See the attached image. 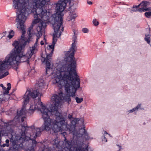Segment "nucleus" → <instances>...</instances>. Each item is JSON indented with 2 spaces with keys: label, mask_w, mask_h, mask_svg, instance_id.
Segmentation results:
<instances>
[{
  "label": "nucleus",
  "mask_w": 151,
  "mask_h": 151,
  "mask_svg": "<svg viewBox=\"0 0 151 151\" xmlns=\"http://www.w3.org/2000/svg\"><path fill=\"white\" fill-rule=\"evenodd\" d=\"M36 86H37L38 89L27 90L23 98L24 101L22 107L20 110L19 111V110H17V115L15 117V119H20L22 116L25 114L26 112L25 107L29 102L30 96L33 99L35 98L40 94V96H41V94H40V93L39 92V90H43L45 89L46 87H47L46 83L44 82L43 80L42 79H40L38 83H36Z\"/></svg>",
  "instance_id": "nucleus-8"
},
{
  "label": "nucleus",
  "mask_w": 151,
  "mask_h": 151,
  "mask_svg": "<svg viewBox=\"0 0 151 151\" xmlns=\"http://www.w3.org/2000/svg\"><path fill=\"white\" fill-rule=\"evenodd\" d=\"M38 47L33 45L31 47H29V50L27 52L28 54H29L32 57L33 54H35L38 51Z\"/></svg>",
  "instance_id": "nucleus-16"
},
{
  "label": "nucleus",
  "mask_w": 151,
  "mask_h": 151,
  "mask_svg": "<svg viewBox=\"0 0 151 151\" xmlns=\"http://www.w3.org/2000/svg\"><path fill=\"white\" fill-rule=\"evenodd\" d=\"M29 0H14L13 5L15 9L19 12L17 16L16 20L18 23L17 24V28L22 32L21 37L24 38L25 37L26 32L25 30L24 23L25 22L27 16L30 13H32L33 17L35 19L32 22L33 24H35L39 22H43L45 23L46 21H49L50 13L47 11V8L45 4L42 9L43 12L42 13H34L33 11L36 12L37 7H36L33 10V5L29 4ZM38 26L37 27H38Z\"/></svg>",
  "instance_id": "nucleus-3"
},
{
  "label": "nucleus",
  "mask_w": 151,
  "mask_h": 151,
  "mask_svg": "<svg viewBox=\"0 0 151 151\" xmlns=\"http://www.w3.org/2000/svg\"><path fill=\"white\" fill-rule=\"evenodd\" d=\"M60 132H61L64 138V142L60 141L57 137L51 142L53 146L58 148L59 151H84V149L82 148V144L79 141L73 140L70 142L67 140L65 137L66 133L65 131L62 130ZM29 151H34V150L32 148ZM42 151H51V148L48 147L45 148V147Z\"/></svg>",
  "instance_id": "nucleus-7"
},
{
  "label": "nucleus",
  "mask_w": 151,
  "mask_h": 151,
  "mask_svg": "<svg viewBox=\"0 0 151 151\" xmlns=\"http://www.w3.org/2000/svg\"><path fill=\"white\" fill-rule=\"evenodd\" d=\"M6 144H9V140L8 139H6L5 141Z\"/></svg>",
  "instance_id": "nucleus-34"
},
{
  "label": "nucleus",
  "mask_w": 151,
  "mask_h": 151,
  "mask_svg": "<svg viewBox=\"0 0 151 151\" xmlns=\"http://www.w3.org/2000/svg\"><path fill=\"white\" fill-rule=\"evenodd\" d=\"M9 33H10L12 35H14V32L13 30H11V31L9 32Z\"/></svg>",
  "instance_id": "nucleus-35"
},
{
  "label": "nucleus",
  "mask_w": 151,
  "mask_h": 151,
  "mask_svg": "<svg viewBox=\"0 0 151 151\" xmlns=\"http://www.w3.org/2000/svg\"><path fill=\"white\" fill-rule=\"evenodd\" d=\"M87 3L88 4H89V5H91L92 4V2L91 1H88Z\"/></svg>",
  "instance_id": "nucleus-36"
},
{
  "label": "nucleus",
  "mask_w": 151,
  "mask_h": 151,
  "mask_svg": "<svg viewBox=\"0 0 151 151\" xmlns=\"http://www.w3.org/2000/svg\"><path fill=\"white\" fill-rule=\"evenodd\" d=\"M58 113L57 115L54 114H51V115L49 116V117L51 115H54L55 118V120H53L50 118V121L47 122V124H45V120L44 119H43L44 122L41 127L42 128V130H49L51 129L55 133L63 130L65 131H69L70 133V130L68 128H70V126L72 125L71 124L72 121L74 119H76L77 121L76 124L79 122V120L78 118H73L72 115L69 114L68 115V117L70 119V124H68L65 122V117L59 112H58Z\"/></svg>",
  "instance_id": "nucleus-6"
},
{
  "label": "nucleus",
  "mask_w": 151,
  "mask_h": 151,
  "mask_svg": "<svg viewBox=\"0 0 151 151\" xmlns=\"http://www.w3.org/2000/svg\"><path fill=\"white\" fill-rule=\"evenodd\" d=\"M116 145L118 147L119 149L117 151H120V150L122 149L121 146L119 145Z\"/></svg>",
  "instance_id": "nucleus-32"
},
{
  "label": "nucleus",
  "mask_w": 151,
  "mask_h": 151,
  "mask_svg": "<svg viewBox=\"0 0 151 151\" xmlns=\"http://www.w3.org/2000/svg\"><path fill=\"white\" fill-rule=\"evenodd\" d=\"M8 67L5 60H2L0 59V75L2 73L4 70Z\"/></svg>",
  "instance_id": "nucleus-17"
},
{
  "label": "nucleus",
  "mask_w": 151,
  "mask_h": 151,
  "mask_svg": "<svg viewBox=\"0 0 151 151\" xmlns=\"http://www.w3.org/2000/svg\"><path fill=\"white\" fill-rule=\"evenodd\" d=\"M140 104H138L136 107H134L132 109L129 110L128 111V112L129 113H132L136 110H137L140 107Z\"/></svg>",
  "instance_id": "nucleus-23"
},
{
  "label": "nucleus",
  "mask_w": 151,
  "mask_h": 151,
  "mask_svg": "<svg viewBox=\"0 0 151 151\" xmlns=\"http://www.w3.org/2000/svg\"><path fill=\"white\" fill-rule=\"evenodd\" d=\"M68 66L65 65L63 68H60V66H57L52 82L53 84L59 88L64 86L67 94L63 96V93L60 92L59 95H53L51 100L54 105L50 106L49 109L43 105L39 98L34 105H30L28 111L31 114L35 110L40 111L42 114V118L44 119L46 124L48 121H50L49 116L51 114L57 115L58 113V107L61 100H64L68 104H70L71 101L70 97H74L78 89L80 88V79L76 69L69 68Z\"/></svg>",
  "instance_id": "nucleus-1"
},
{
  "label": "nucleus",
  "mask_w": 151,
  "mask_h": 151,
  "mask_svg": "<svg viewBox=\"0 0 151 151\" xmlns=\"http://www.w3.org/2000/svg\"><path fill=\"white\" fill-rule=\"evenodd\" d=\"M69 15L70 17V20L74 19L77 17V14L75 12H73L72 13L70 12Z\"/></svg>",
  "instance_id": "nucleus-22"
},
{
  "label": "nucleus",
  "mask_w": 151,
  "mask_h": 151,
  "mask_svg": "<svg viewBox=\"0 0 151 151\" xmlns=\"http://www.w3.org/2000/svg\"><path fill=\"white\" fill-rule=\"evenodd\" d=\"M77 119H74L72 121L71 124H72L70 126V128H68L70 130V133H73V139L71 141H79L82 144V148L84 149V151H88V146H86L85 148L83 147V143L82 142L80 141V137L84 136L86 140H87L89 139V137L87 134L86 132L85 129H83L84 132L83 134H80L77 131L76 129V123L77 122Z\"/></svg>",
  "instance_id": "nucleus-10"
},
{
  "label": "nucleus",
  "mask_w": 151,
  "mask_h": 151,
  "mask_svg": "<svg viewBox=\"0 0 151 151\" xmlns=\"http://www.w3.org/2000/svg\"><path fill=\"white\" fill-rule=\"evenodd\" d=\"M145 16L147 18H149L151 17V12L149 11L145 13Z\"/></svg>",
  "instance_id": "nucleus-26"
},
{
  "label": "nucleus",
  "mask_w": 151,
  "mask_h": 151,
  "mask_svg": "<svg viewBox=\"0 0 151 151\" xmlns=\"http://www.w3.org/2000/svg\"><path fill=\"white\" fill-rule=\"evenodd\" d=\"M44 41L42 40L40 41V44L42 45H44V42H45L46 41L45 39V38H44Z\"/></svg>",
  "instance_id": "nucleus-30"
},
{
  "label": "nucleus",
  "mask_w": 151,
  "mask_h": 151,
  "mask_svg": "<svg viewBox=\"0 0 151 151\" xmlns=\"http://www.w3.org/2000/svg\"><path fill=\"white\" fill-rule=\"evenodd\" d=\"M105 43V42H102V43H104H104Z\"/></svg>",
  "instance_id": "nucleus-39"
},
{
  "label": "nucleus",
  "mask_w": 151,
  "mask_h": 151,
  "mask_svg": "<svg viewBox=\"0 0 151 151\" xmlns=\"http://www.w3.org/2000/svg\"><path fill=\"white\" fill-rule=\"evenodd\" d=\"M149 4V2L147 1H143L139 5L141 8H140L139 11L140 12H145L146 11L151 10L150 8H147V6Z\"/></svg>",
  "instance_id": "nucleus-15"
},
{
  "label": "nucleus",
  "mask_w": 151,
  "mask_h": 151,
  "mask_svg": "<svg viewBox=\"0 0 151 151\" xmlns=\"http://www.w3.org/2000/svg\"><path fill=\"white\" fill-rule=\"evenodd\" d=\"M10 66H12L10 65H9V67L7 68H6L5 69V70L7 68ZM4 70H5V69H4ZM3 71L2 73V74H1L0 75V79L3 78L7 76L9 74V73L8 71H6L4 73H3V71Z\"/></svg>",
  "instance_id": "nucleus-21"
},
{
  "label": "nucleus",
  "mask_w": 151,
  "mask_h": 151,
  "mask_svg": "<svg viewBox=\"0 0 151 151\" xmlns=\"http://www.w3.org/2000/svg\"><path fill=\"white\" fill-rule=\"evenodd\" d=\"M26 118V117L24 116H23L21 118V121L22 122H23L24 121V119Z\"/></svg>",
  "instance_id": "nucleus-33"
},
{
  "label": "nucleus",
  "mask_w": 151,
  "mask_h": 151,
  "mask_svg": "<svg viewBox=\"0 0 151 151\" xmlns=\"http://www.w3.org/2000/svg\"><path fill=\"white\" fill-rule=\"evenodd\" d=\"M32 28L33 26H31L29 28V29L27 31V33L29 35H31V30L32 29Z\"/></svg>",
  "instance_id": "nucleus-29"
},
{
  "label": "nucleus",
  "mask_w": 151,
  "mask_h": 151,
  "mask_svg": "<svg viewBox=\"0 0 151 151\" xmlns=\"http://www.w3.org/2000/svg\"><path fill=\"white\" fill-rule=\"evenodd\" d=\"M144 40L147 42V43L149 44H150V35H145V37L144 38Z\"/></svg>",
  "instance_id": "nucleus-20"
},
{
  "label": "nucleus",
  "mask_w": 151,
  "mask_h": 151,
  "mask_svg": "<svg viewBox=\"0 0 151 151\" xmlns=\"http://www.w3.org/2000/svg\"><path fill=\"white\" fill-rule=\"evenodd\" d=\"M74 35L73 37V42L69 50L65 54V60L66 61V63L63 65L61 62H60L57 66H60V68H63L64 66L68 65L69 68L76 69V64L74 55L75 52L77 50V36L76 35V32L73 31Z\"/></svg>",
  "instance_id": "nucleus-9"
},
{
  "label": "nucleus",
  "mask_w": 151,
  "mask_h": 151,
  "mask_svg": "<svg viewBox=\"0 0 151 151\" xmlns=\"http://www.w3.org/2000/svg\"><path fill=\"white\" fill-rule=\"evenodd\" d=\"M93 23L95 26H96L99 25V23L96 19H94L93 20Z\"/></svg>",
  "instance_id": "nucleus-27"
},
{
  "label": "nucleus",
  "mask_w": 151,
  "mask_h": 151,
  "mask_svg": "<svg viewBox=\"0 0 151 151\" xmlns=\"http://www.w3.org/2000/svg\"><path fill=\"white\" fill-rule=\"evenodd\" d=\"M14 36V35H12L10 33H9V34L8 36V37H9V39H11Z\"/></svg>",
  "instance_id": "nucleus-31"
},
{
  "label": "nucleus",
  "mask_w": 151,
  "mask_h": 151,
  "mask_svg": "<svg viewBox=\"0 0 151 151\" xmlns=\"http://www.w3.org/2000/svg\"><path fill=\"white\" fill-rule=\"evenodd\" d=\"M19 119H14L11 120L3 122L4 128L8 130V134L11 135V142H12L13 151H21L23 149V143L25 141L31 140L32 141V146L31 148L28 149L26 151H29L33 149L36 146L37 142L35 140L36 138L40 136L42 130L41 127L35 128L34 125L28 127L26 125H22L19 128V132L20 135L18 136L15 133L14 128L17 127V124L20 121Z\"/></svg>",
  "instance_id": "nucleus-2"
},
{
  "label": "nucleus",
  "mask_w": 151,
  "mask_h": 151,
  "mask_svg": "<svg viewBox=\"0 0 151 151\" xmlns=\"http://www.w3.org/2000/svg\"><path fill=\"white\" fill-rule=\"evenodd\" d=\"M108 134L107 132L106 131H105L104 134L102 137V141L105 142H106L107 141V139L106 138L105 135Z\"/></svg>",
  "instance_id": "nucleus-24"
},
{
  "label": "nucleus",
  "mask_w": 151,
  "mask_h": 151,
  "mask_svg": "<svg viewBox=\"0 0 151 151\" xmlns=\"http://www.w3.org/2000/svg\"><path fill=\"white\" fill-rule=\"evenodd\" d=\"M27 41L21 37L18 41L15 40L12 45L14 48L10 53L8 55L4 60L7 66L18 65L19 63L27 62L29 63V59L31 57L27 52L25 54L24 52Z\"/></svg>",
  "instance_id": "nucleus-5"
},
{
  "label": "nucleus",
  "mask_w": 151,
  "mask_h": 151,
  "mask_svg": "<svg viewBox=\"0 0 151 151\" xmlns=\"http://www.w3.org/2000/svg\"><path fill=\"white\" fill-rule=\"evenodd\" d=\"M75 99L76 102L78 103H80L83 101V98H79L76 97Z\"/></svg>",
  "instance_id": "nucleus-25"
},
{
  "label": "nucleus",
  "mask_w": 151,
  "mask_h": 151,
  "mask_svg": "<svg viewBox=\"0 0 151 151\" xmlns=\"http://www.w3.org/2000/svg\"><path fill=\"white\" fill-rule=\"evenodd\" d=\"M108 134L109 136L111 137V135L110 134Z\"/></svg>",
  "instance_id": "nucleus-38"
},
{
  "label": "nucleus",
  "mask_w": 151,
  "mask_h": 151,
  "mask_svg": "<svg viewBox=\"0 0 151 151\" xmlns=\"http://www.w3.org/2000/svg\"><path fill=\"white\" fill-rule=\"evenodd\" d=\"M46 0H36L34 1L32 0L33 2L35 3V4H34V6H33V10L35 9L36 7H37V9L36 10V11H33L34 13H36L37 12L38 13H42V12H43L42 9V8H43L44 5L46 4L47 1Z\"/></svg>",
  "instance_id": "nucleus-14"
},
{
  "label": "nucleus",
  "mask_w": 151,
  "mask_h": 151,
  "mask_svg": "<svg viewBox=\"0 0 151 151\" xmlns=\"http://www.w3.org/2000/svg\"><path fill=\"white\" fill-rule=\"evenodd\" d=\"M0 86L1 87H2V88H3V87H4L3 85L2 84H1L0 85Z\"/></svg>",
  "instance_id": "nucleus-37"
},
{
  "label": "nucleus",
  "mask_w": 151,
  "mask_h": 151,
  "mask_svg": "<svg viewBox=\"0 0 151 151\" xmlns=\"http://www.w3.org/2000/svg\"><path fill=\"white\" fill-rule=\"evenodd\" d=\"M71 0H59L56 3V10L57 13L62 14V12L66 7L67 3L70 4Z\"/></svg>",
  "instance_id": "nucleus-13"
},
{
  "label": "nucleus",
  "mask_w": 151,
  "mask_h": 151,
  "mask_svg": "<svg viewBox=\"0 0 151 151\" xmlns=\"http://www.w3.org/2000/svg\"><path fill=\"white\" fill-rule=\"evenodd\" d=\"M63 17L62 14L56 13L55 17H53L51 22L52 24L54 31L53 36L52 38V44L49 45L50 48L51 49V50L49 54L45 52V55L42 54V60L43 62L45 63L46 65V73L48 74L47 72H51L52 73L55 69L54 67L51 65L50 64L51 59L52 55L53 52L54 50L55 45L57 41V37H59L61 35V34L63 32L64 27H63Z\"/></svg>",
  "instance_id": "nucleus-4"
},
{
  "label": "nucleus",
  "mask_w": 151,
  "mask_h": 151,
  "mask_svg": "<svg viewBox=\"0 0 151 151\" xmlns=\"http://www.w3.org/2000/svg\"><path fill=\"white\" fill-rule=\"evenodd\" d=\"M7 88H6L5 87H3V89L5 91L4 94H7L9 93V91L10 90L11 88V84L10 83H8L7 84Z\"/></svg>",
  "instance_id": "nucleus-19"
},
{
  "label": "nucleus",
  "mask_w": 151,
  "mask_h": 151,
  "mask_svg": "<svg viewBox=\"0 0 151 151\" xmlns=\"http://www.w3.org/2000/svg\"><path fill=\"white\" fill-rule=\"evenodd\" d=\"M82 123H83H83H84V121H82Z\"/></svg>",
  "instance_id": "nucleus-40"
},
{
  "label": "nucleus",
  "mask_w": 151,
  "mask_h": 151,
  "mask_svg": "<svg viewBox=\"0 0 151 151\" xmlns=\"http://www.w3.org/2000/svg\"><path fill=\"white\" fill-rule=\"evenodd\" d=\"M45 23L43 22H42L40 23L38 26L37 27V32L35 33V35L37 36V38L35 42L33 45L38 47L39 44L38 42L42 35L43 32L45 29Z\"/></svg>",
  "instance_id": "nucleus-11"
},
{
  "label": "nucleus",
  "mask_w": 151,
  "mask_h": 151,
  "mask_svg": "<svg viewBox=\"0 0 151 151\" xmlns=\"http://www.w3.org/2000/svg\"><path fill=\"white\" fill-rule=\"evenodd\" d=\"M45 23L43 22H42L40 23L38 26L37 27V32L35 33V35L37 36V38L35 42L33 45L38 47L39 44L38 42L42 35L43 32L45 29Z\"/></svg>",
  "instance_id": "nucleus-12"
},
{
  "label": "nucleus",
  "mask_w": 151,
  "mask_h": 151,
  "mask_svg": "<svg viewBox=\"0 0 151 151\" xmlns=\"http://www.w3.org/2000/svg\"><path fill=\"white\" fill-rule=\"evenodd\" d=\"M139 5H134L132 7V9L129 8V12L131 13H133L134 12H139L140 8H139Z\"/></svg>",
  "instance_id": "nucleus-18"
},
{
  "label": "nucleus",
  "mask_w": 151,
  "mask_h": 151,
  "mask_svg": "<svg viewBox=\"0 0 151 151\" xmlns=\"http://www.w3.org/2000/svg\"><path fill=\"white\" fill-rule=\"evenodd\" d=\"M82 31L84 33H87L88 32V29L86 28H84L82 29Z\"/></svg>",
  "instance_id": "nucleus-28"
}]
</instances>
